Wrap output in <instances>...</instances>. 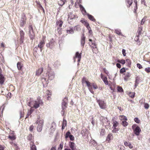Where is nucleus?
Here are the masks:
<instances>
[{"label":"nucleus","mask_w":150,"mask_h":150,"mask_svg":"<svg viewBox=\"0 0 150 150\" xmlns=\"http://www.w3.org/2000/svg\"><path fill=\"white\" fill-rule=\"evenodd\" d=\"M63 23V22L60 20L57 21L56 22V24L57 25L59 26V28H60L62 26Z\"/></svg>","instance_id":"c85d7f7f"},{"label":"nucleus","mask_w":150,"mask_h":150,"mask_svg":"<svg viewBox=\"0 0 150 150\" xmlns=\"http://www.w3.org/2000/svg\"><path fill=\"white\" fill-rule=\"evenodd\" d=\"M68 102V99L65 97L63 99L62 102V108L63 110H64L67 107Z\"/></svg>","instance_id":"6e6552de"},{"label":"nucleus","mask_w":150,"mask_h":150,"mask_svg":"<svg viewBox=\"0 0 150 150\" xmlns=\"http://www.w3.org/2000/svg\"><path fill=\"white\" fill-rule=\"evenodd\" d=\"M85 83H86V85L88 87L91 86V83L88 81H85Z\"/></svg>","instance_id":"69168bd1"},{"label":"nucleus","mask_w":150,"mask_h":150,"mask_svg":"<svg viewBox=\"0 0 150 150\" xmlns=\"http://www.w3.org/2000/svg\"><path fill=\"white\" fill-rule=\"evenodd\" d=\"M43 103L42 100L38 99L36 100L31 101L28 103V105L31 108H33L37 109L40 106V104Z\"/></svg>","instance_id":"f257e3e1"},{"label":"nucleus","mask_w":150,"mask_h":150,"mask_svg":"<svg viewBox=\"0 0 150 150\" xmlns=\"http://www.w3.org/2000/svg\"><path fill=\"white\" fill-rule=\"evenodd\" d=\"M69 137V138L70 139L71 141H73L74 139V136L72 134L70 135Z\"/></svg>","instance_id":"0e129e2a"},{"label":"nucleus","mask_w":150,"mask_h":150,"mask_svg":"<svg viewBox=\"0 0 150 150\" xmlns=\"http://www.w3.org/2000/svg\"><path fill=\"white\" fill-rule=\"evenodd\" d=\"M118 124L119 123L118 122L115 121H114L113 122V125L112 128L116 129V127L118 126Z\"/></svg>","instance_id":"473e14b6"},{"label":"nucleus","mask_w":150,"mask_h":150,"mask_svg":"<svg viewBox=\"0 0 150 150\" xmlns=\"http://www.w3.org/2000/svg\"><path fill=\"white\" fill-rule=\"evenodd\" d=\"M129 96L130 97H131L132 98H134V93H133L130 92L129 94Z\"/></svg>","instance_id":"052dcab7"},{"label":"nucleus","mask_w":150,"mask_h":150,"mask_svg":"<svg viewBox=\"0 0 150 150\" xmlns=\"http://www.w3.org/2000/svg\"><path fill=\"white\" fill-rule=\"evenodd\" d=\"M69 146L71 150H75L76 149L75 144L73 142H69Z\"/></svg>","instance_id":"f3484780"},{"label":"nucleus","mask_w":150,"mask_h":150,"mask_svg":"<svg viewBox=\"0 0 150 150\" xmlns=\"http://www.w3.org/2000/svg\"><path fill=\"white\" fill-rule=\"evenodd\" d=\"M54 73L52 71H48L46 74V77L48 80H52L54 78Z\"/></svg>","instance_id":"39448f33"},{"label":"nucleus","mask_w":150,"mask_h":150,"mask_svg":"<svg viewBox=\"0 0 150 150\" xmlns=\"http://www.w3.org/2000/svg\"><path fill=\"white\" fill-rule=\"evenodd\" d=\"M8 137L9 139L11 140H14L16 139V137L15 135H9Z\"/></svg>","instance_id":"f704fd0d"},{"label":"nucleus","mask_w":150,"mask_h":150,"mask_svg":"<svg viewBox=\"0 0 150 150\" xmlns=\"http://www.w3.org/2000/svg\"><path fill=\"white\" fill-rule=\"evenodd\" d=\"M134 120V121L137 123H139L140 122V120L138 117H135Z\"/></svg>","instance_id":"8fccbe9b"},{"label":"nucleus","mask_w":150,"mask_h":150,"mask_svg":"<svg viewBox=\"0 0 150 150\" xmlns=\"http://www.w3.org/2000/svg\"><path fill=\"white\" fill-rule=\"evenodd\" d=\"M67 33L69 34H72L74 33V31L72 28H70L69 30H67Z\"/></svg>","instance_id":"c756f323"},{"label":"nucleus","mask_w":150,"mask_h":150,"mask_svg":"<svg viewBox=\"0 0 150 150\" xmlns=\"http://www.w3.org/2000/svg\"><path fill=\"white\" fill-rule=\"evenodd\" d=\"M89 144L91 146H96L97 145V144L94 140H93L90 141Z\"/></svg>","instance_id":"b1692460"},{"label":"nucleus","mask_w":150,"mask_h":150,"mask_svg":"<svg viewBox=\"0 0 150 150\" xmlns=\"http://www.w3.org/2000/svg\"><path fill=\"white\" fill-rule=\"evenodd\" d=\"M44 120L43 119H40V117H38L37 120L36 122V124H38L37 130L38 132H41L43 126Z\"/></svg>","instance_id":"f03ea898"},{"label":"nucleus","mask_w":150,"mask_h":150,"mask_svg":"<svg viewBox=\"0 0 150 150\" xmlns=\"http://www.w3.org/2000/svg\"><path fill=\"white\" fill-rule=\"evenodd\" d=\"M86 27L88 29H90L91 28L89 26V24L88 23H87L85 25Z\"/></svg>","instance_id":"774afa93"},{"label":"nucleus","mask_w":150,"mask_h":150,"mask_svg":"<svg viewBox=\"0 0 150 150\" xmlns=\"http://www.w3.org/2000/svg\"><path fill=\"white\" fill-rule=\"evenodd\" d=\"M30 145V150H37L36 147L33 142H31Z\"/></svg>","instance_id":"a211bd4d"},{"label":"nucleus","mask_w":150,"mask_h":150,"mask_svg":"<svg viewBox=\"0 0 150 150\" xmlns=\"http://www.w3.org/2000/svg\"><path fill=\"white\" fill-rule=\"evenodd\" d=\"M63 143H61L59 145V147L58 148V149L61 150L63 148Z\"/></svg>","instance_id":"6e6d98bb"},{"label":"nucleus","mask_w":150,"mask_h":150,"mask_svg":"<svg viewBox=\"0 0 150 150\" xmlns=\"http://www.w3.org/2000/svg\"><path fill=\"white\" fill-rule=\"evenodd\" d=\"M92 50L93 53L95 54H97L98 52V51L97 48L96 49H92Z\"/></svg>","instance_id":"680f3d73"},{"label":"nucleus","mask_w":150,"mask_h":150,"mask_svg":"<svg viewBox=\"0 0 150 150\" xmlns=\"http://www.w3.org/2000/svg\"><path fill=\"white\" fill-rule=\"evenodd\" d=\"M117 62L122 64H124L125 63V60L122 59L121 60H118L117 61Z\"/></svg>","instance_id":"79ce46f5"},{"label":"nucleus","mask_w":150,"mask_h":150,"mask_svg":"<svg viewBox=\"0 0 150 150\" xmlns=\"http://www.w3.org/2000/svg\"><path fill=\"white\" fill-rule=\"evenodd\" d=\"M56 44L53 38L50 40L49 42L46 44V46L47 48L50 49L53 48Z\"/></svg>","instance_id":"20e7f679"},{"label":"nucleus","mask_w":150,"mask_h":150,"mask_svg":"<svg viewBox=\"0 0 150 150\" xmlns=\"http://www.w3.org/2000/svg\"><path fill=\"white\" fill-rule=\"evenodd\" d=\"M115 33L119 35H122V34L121 33V30H120L118 29H115Z\"/></svg>","instance_id":"e433bc0d"},{"label":"nucleus","mask_w":150,"mask_h":150,"mask_svg":"<svg viewBox=\"0 0 150 150\" xmlns=\"http://www.w3.org/2000/svg\"><path fill=\"white\" fill-rule=\"evenodd\" d=\"M97 102L100 106V108L102 109H105L106 107V104L105 102L101 100L97 99Z\"/></svg>","instance_id":"0eeeda50"},{"label":"nucleus","mask_w":150,"mask_h":150,"mask_svg":"<svg viewBox=\"0 0 150 150\" xmlns=\"http://www.w3.org/2000/svg\"><path fill=\"white\" fill-rule=\"evenodd\" d=\"M79 6L82 14L84 15H87V13L86 10L83 6L81 5Z\"/></svg>","instance_id":"6ab92c4d"},{"label":"nucleus","mask_w":150,"mask_h":150,"mask_svg":"<svg viewBox=\"0 0 150 150\" xmlns=\"http://www.w3.org/2000/svg\"><path fill=\"white\" fill-rule=\"evenodd\" d=\"M102 79L105 85H108V82L107 80V78L106 77L104 76V77L103 79Z\"/></svg>","instance_id":"c9c22d12"},{"label":"nucleus","mask_w":150,"mask_h":150,"mask_svg":"<svg viewBox=\"0 0 150 150\" xmlns=\"http://www.w3.org/2000/svg\"><path fill=\"white\" fill-rule=\"evenodd\" d=\"M117 90L118 92H122L123 91V90L122 87L118 86L117 87Z\"/></svg>","instance_id":"58836bf2"},{"label":"nucleus","mask_w":150,"mask_h":150,"mask_svg":"<svg viewBox=\"0 0 150 150\" xmlns=\"http://www.w3.org/2000/svg\"><path fill=\"white\" fill-rule=\"evenodd\" d=\"M32 138V136L31 134H30L28 136L27 139L28 140L30 141Z\"/></svg>","instance_id":"603ef678"},{"label":"nucleus","mask_w":150,"mask_h":150,"mask_svg":"<svg viewBox=\"0 0 150 150\" xmlns=\"http://www.w3.org/2000/svg\"><path fill=\"white\" fill-rule=\"evenodd\" d=\"M74 30H76L77 31H79L80 30V26L79 25H78L75 26L74 28Z\"/></svg>","instance_id":"ea45409f"},{"label":"nucleus","mask_w":150,"mask_h":150,"mask_svg":"<svg viewBox=\"0 0 150 150\" xmlns=\"http://www.w3.org/2000/svg\"><path fill=\"white\" fill-rule=\"evenodd\" d=\"M126 121H123L122 122V124L124 127H126L128 125V123Z\"/></svg>","instance_id":"37998d69"},{"label":"nucleus","mask_w":150,"mask_h":150,"mask_svg":"<svg viewBox=\"0 0 150 150\" xmlns=\"http://www.w3.org/2000/svg\"><path fill=\"white\" fill-rule=\"evenodd\" d=\"M135 41L137 42V44L138 45H139L141 44L139 40V38L135 37Z\"/></svg>","instance_id":"a18cd8bd"},{"label":"nucleus","mask_w":150,"mask_h":150,"mask_svg":"<svg viewBox=\"0 0 150 150\" xmlns=\"http://www.w3.org/2000/svg\"><path fill=\"white\" fill-rule=\"evenodd\" d=\"M141 131V129L139 126L136 127L134 131V134L137 136H139V133Z\"/></svg>","instance_id":"2eb2a0df"},{"label":"nucleus","mask_w":150,"mask_h":150,"mask_svg":"<svg viewBox=\"0 0 150 150\" xmlns=\"http://www.w3.org/2000/svg\"><path fill=\"white\" fill-rule=\"evenodd\" d=\"M4 81V76L1 74H0V84L2 85Z\"/></svg>","instance_id":"a878e982"},{"label":"nucleus","mask_w":150,"mask_h":150,"mask_svg":"<svg viewBox=\"0 0 150 150\" xmlns=\"http://www.w3.org/2000/svg\"><path fill=\"white\" fill-rule=\"evenodd\" d=\"M100 120L105 126H108L110 125V121L108 120L107 117L101 116L100 118Z\"/></svg>","instance_id":"423d86ee"},{"label":"nucleus","mask_w":150,"mask_h":150,"mask_svg":"<svg viewBox=\"0 0 150 150\" xmlns=\"http://www.w3.org/2000/svg\"><path fill=\"white\" fill-rule=\"evenodd\" d=\"M127 6L129 7L132 3V0H126Z\"/></svg>","instance_id":"7c9ffc66"},{"label":"nucleus","mask_w":150,"mask_h":150,"mask_svg":"<svg viewBox=\"0 0 150 150\" xmlns=\"http://www.w3.org/2000/svg\"><path fill=\"white\" fill-rule=\"evenodd\" d=\"M86 37L84 36V34H83L81 37V46L84 47L85 43Z\"/></svg>","instance_id":"dca6fc26"},{"label":"nucleus","mask_w":150,"mask_h":150,"mask_svg":"<svg viewBox=\"0 0 150 150\" xmlns=\"http://www.w3.org/2000/svg\"><path fill=\"white\" fill-rule=\"evenodd\" d=\"M43 69L42 68H41L40 69H39L36 71V75L39 76L43 72Z\"/></svg>","instance_id":"412c9836"},{"label":"nucleus","mask_w":150,"mask_h":150,"mask_svg":"<svg viewBox=\"0 0 150 150\" xmlns=\"http://www.w3.org/2000/svg\"><path fill=\"white\" fill-rule=\"evenodd\" d=\"M45 43V42L44 40H42L38 44V47L40 49L41 52H42V48L44 47Z\"/></svg>","instance_id":"9d476101"},{"label":"nucleus","mask_w":150,"mask_h":150,"mask_svg":"<svg viewBox=\"0 0 150 150\" xmlns=\"http://www.w3.org/2000/svg\"><path fill=\"white\" fill-rule=\"evenodd\" d=\"M125 72V69L124 68L121 69L120 70V72L121 74Z\"/></svg>","instance_id":"5fc2aeb1"},{"label":"nucleus","mask_w":150,"mask_h":150,"mask_svg":"<svg viewBox=\"0 0 150 150\" xmlns=\"http://www.w3.org/2000/svg\"><path fill=\"white\" fill-rule=\"evenodd\" d=\"M124 144L126 146H129L130 149H132L133 147V146L131 145L130 143L126 141L124 142Z\"/></svg>","instance_id":"aec40b11"},{"label":"nucleus","mask_w":150,"mask_h":150,"mask_svg":"<svg viewBox=\"0 0 150 150\" xmlns=\"http://www.w3.org/2000/svg\"><path fill=\"white\" fill-rule=\"evenodd\" d=\"M29 35L31 40H33L35 38V34L33 31V27L31 25H30L28 27Z\"/></svg>","instance_id":"7ed1b4c3"},{"label":"nucleus","mask_w":150,"mask_h":150,"mask_svg":"<svg viewBox=\"0 0 150 150\" xmlns=\"http://www.w3.org/2000/svg\"><path fill=\"white\" fill-rule=\"evenodd\" d=\"M48 79L47 78H42L41 79L42 82V83L44 87H46L49 83Z\"/></svg>","instance_id":"9b49d317"},{"label":"nucleus","mask_w":150,"mask_h":150,"mask_svg":"<svg viewBox=\"0 0 150 150\" xmlns=\"http://www.w3.org/2000/svg\"><path fill=\"white\" fill-rule=\"evenodd\" d=\"M146 18L147 17L146 16H145L142 19L141 22V24L142 25H143L144 23Z\"/></svg>","instance_id":"c03bdc74"},{"label":"nucleus","mask_w":150,"mask_h":150,"mask_svg":"<svg viewBox=\"0 0 150 150\" xmlns=\"http://www.w3.org/2000/svg\"><path fill=\"white\" fill-rule=\"evenodd\" d=\"M26 17L25 15L22 16L20 21V25L21 27H23L26 23Z\"/></svg>","instance_id":"1a4fd4ad"},{"label":"nucleus","mask_w":150,"mask_h":150,"mask_svg":"<svg viewBox=\"0 0 150 150\" xmlns=\"http://www.w3.org/2000/svg\"><path fill=\"white\" fill-rule=\"evenodd\" d=\"M89 45H90L92 49L96 48V45L94 42H92V44H91V43H89Z\"/></svg>","instance_id":"72a5a7b5"},{"label":"nucleus","mask_w":150,"mask_h":150,"mask_svg":"<svg viewBox=\"0 0 150 150\" xmlns=\"http://www.w3.org/2000/svg\"><path fill=\"white\" fill-rule=\"evenodd\" d=\"M125 52H126V51H125V50L124 49H122V53L123 54V55L124 56H125L126 55V53Z\"/></svg>","instance_id":"338daca9"},{"label":"nucleus","mask_w":150,"mask_h":150,"mask_svg":"<svg viewBox=\"0 0 150 150\" xmlns=\"http://www.w3.org/2000/svg\"><path fill=\"white\" fill-rule=\"evenodd\" d=\"M126 62L127 64V66L128 67H130L131 64L130 60L129 59H127L126 60Z\"/></svg>","instance_id":"4c0bfd02"},{"label":"nucleus","mask_w":150,"mask_h":150,"mask_svg":"<svg viewBox=\"0 0 150 150\" xmlns=\"http://www.w3.org/2000/svg\"><path fill=\"white\" fill-rule=\"evenodd\" d=\"M141 30H142V29H139H139L138 30V35H137V37H136L139 38V35H140L141 34Z\"/></svg>","instance_id":"3c124183"},{"label":"nucleus","mask_w":150,"mask_h":150,"mask_svg":"<svg viewBox=\"0 0 150 150\" xmlns=\"http://www.w3.org/2000/svg\"><path fill=\"white\" fill-rule=\"evenodd\" d=\"M71 135L70 132L69 131H68L66 134L65 137V138H68V137H69Z\"/></svg>","instance_id":"de8ad7c7"},{"label":"nucleus","mask_w":150,"mask_h":150,"mask_svg":"<svg viewBox=\"0 0 150 150\" xmlns=\"http://www.w3.org/2000/svg\"><path fill=\"white\" fill-rule=\"evenodd\" d=\"M113 138V136L112 134H109L107 136V140L109 141Z\"/></svg>","instance_id":"2f4dec72"},{"label":"nucleus","mask_w":150,"mask_h":150,"mask_svg":"<svg viewBox=\"0 0 150 150\" xmlns=\"http://www.w3.org/2000/svg\"><path fill=\"white\" fill-rule=\"evenodd\" d=\"M20 118L24 116L23 112L21 110L20 111Z\"/></svg>","instance_id":"13d9d810"},{"label":"nucleus","mask_w":150,"mask_h":150,"mask_svg":"<svg viewBox=\"0 0 150 150\" xmlns=\"http://www.w3.org/2000/svg\"><path fill=\"white\" fill-rule=\"evenodd\" d=\"M65 1L66 0H61L59 1V3H61L59 4V5L61 6L63 5L64 4Z\"/></svg>","instance_id":"864d4df0"},{"label":"nucleus","mask_w":150,"mask_h":150,"mask_svg":"<svg viewBox=\"0 0 150 150\" xmlns=\"http://www.w3.org/2000/svg\"><path fill=\"white\" fill-rule=\"evenodd\" d=\"M17 67L18 69L19 70H21L23 67V64L20 62H18L17 63Z\"/></svg>","instance_id":"cd10ccee"},{"label":"nucleus","mask_w":150,"mask_h":150,"mask_svg":"<svg viewBox=\"0 0 150 150\" xmlns=\"http://www.w3.org/2000/svg\"><path fill=\"white\" fill-rule=\"evenodd\" d=\"M121 119L122 120H124V121L127 120V117L126 116H124V115H122L121 116Z\"/></svg>","instance_id":"4d7b16f0"},{"label":"nucleus","mask_w":150,"mask_h":150,"mask_svg":"<svg viewBox=\"0 0 150 150\" xmlns=\"http://www.w3.org/2000/svg\"><path fill=\"white\" fill-rule=\"evenodd\" d=\"M145 71L147 73H149L150 72V67H148L146 68L145 69Z\"/></svg>","instance_id":"bf43d9fd"},{"label":"nucleus","mask_w":150,"mask_h":150,"mask_svg":"<svg viewBox=\"0 0 150 150\" xmlns=\"http://www.w3.org/2000/svg\"><path fill=\"white\" fill-rule=\"evenodd\" d=\"M20 42L21 44L23 43L24 40V35L25 33L22 30H21L20 32Z\"/></svg>","instance_id":"f8f14e48"},{"label":"nucleus","mask_w":150,"mask_h":150,"mask_svg":"<svg viewBox=\"0 0 150 150\" xmlns=\"http://www.w3.org/2000/svg\"><path fill=\"white\" fill-rule=\"evenodd\" d=\"M87 16H88V18L91 20L95 22L96 20L94 18V17L91 15L89 14H87Z\"/></svg>","instance_id":"393cba45"},{"label":"nucleus","mask_w":150,"mask_h":150,"mask_svg":"<svg viewBox=\"0 0 150 150\" xmlns=\"http://www.w3.org/2000/svg\"><path fill=\"white\" fill-rule=\"evenodd\" d=\"M76 18V16L75 15L72 13H70L69 14V17L68 18V21L69 22H71V20L75 19Z\"/></svg>","instance_id":"ddd939ff"},{"label":"nucleus","mask_w":150,"mask_h":150,"mask_svg":"<svg viewBox=\"0 0 150 150\" xmlns=\"http://www.w3.org/2000/svg\"><path fill=\"white\" fill-rule=\"evenodd\" d=\"M55 127H56L55 123L54 122H53L51 124V128H50L51 129H52V128L53 129H54L55 128Z\"/></svg>","instance_id":"a19ab883"},{"label":"nucleus","mask_w":150,"mask_h":150,"mask_svg":"<svg viewBox=\"0 0 150 150\" xmlns=\"http://www.w3.org/2000/svg\"><path fill=\"white\" fill-rule=\"evenodd\" d=\"M105 134V130L104 129H102L100 132V135L102 136L104 135Z\"/></svg>","instance_id":"49530a36"},{"label":"nucleus","mask_w":150,"mask_h":150,"mask_svg":"<svg viewBox=\"0 0 150 150\" xmlns=\"http://www.w3.org/2000/svg\"><path fill=\"white\" fill-rule=\"evenodd\" d=\"M124 75L125 76L124 77V79L125 81H126L130 76V74L129 72H127Z\"/></svg>","instance_id":"4be33fe9"},{"label":"nucleus","mask_w":150,"mask_h":150,"mask_svg":"<svg viewBox=\"0 0 150 150\" xmlns=\"http://www.w3.org/2000/svg\"><path fill=\"white\" fill-rule=\"evenodd\" d=\"M67 126V121L65 119H63L62 123V129L63 130L64 129L65 127Z\"/></svg>","instance_id":"5701e85b"},{"label":"nucleus","mask_w":150,"mask_h":150,"mask_svg":"<svg viewBox=\"0 0 150 150\" xmlns=\"http://www.w3.org/2000/svg\"><path fill=\"white\" fill-rule=\"evenodd\" d=\"M149 105L148 103H144V107L145 109H147L149 107Z\"/></svg>","instance_id":"09e8293b"},{"label":"nucleus","mask_w":150,"mask_h":150,"mask_svg":"<svg viewBox=\"0 0 150 150\" xmlns=\"http://www.w3.org/2000/svg\"><path fill=\"white\" fill-rule=\"evenodd\" d=\"M46 94L47 95V100H50V98L51 96V92L49 91H46Z\"/></svg>","instance_id":"bb28decb"},{"label":"nucleus","mask_w":150,"mask_h":150,"mask_svg":"<svg viewBox=\"0 0 150 150\" xmlns=\"http://www.w3.org/2000/svg\"><path fill=\"white\" fill-rule=\"evenodd\" d=\"M137 66L139 69H141L142 68V65L139 63H137Z\"/></svg>","instance_id":"e2e57ef3"},{"label":"nucleus","mask_w":150,"mask_h":150,"mask_svg":"<svg viewBox=\"0 0 150 150\" xmlns=\"http://www.w3.org/2000/svg\"><path fill=\"white\" fill-rule=\"evenodd\" d=\"M82 53H79L78 52H76L75 55L74 57V59H75L76 58H78V59L77 62H79L81 60V55Z\"/></svg>","instance_id":"4468645a"}]
</instances>
